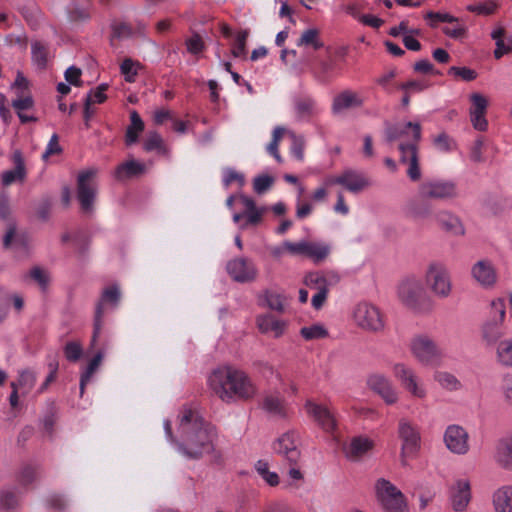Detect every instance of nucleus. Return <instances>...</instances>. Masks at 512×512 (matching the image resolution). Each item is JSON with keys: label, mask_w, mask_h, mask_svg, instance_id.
Masks as SVG:
<instances>
[{"label": "nucleus", "mask_w": 512, "mask_h": 512, "mask_svg": "<svg viewBox=\"0 0 512 512\" xmlns=\"http://www.w3.org/2000/svg\"><path fill=\"white\" fill-rule=\"evenodd\" d=\"M182 441L177 448L186 458L199 459L213 450L215 428L192 410H185L180 419Z\"/></svg>", "instance_id": "f257e3e1"}, {"label": "nucleus", "mask_w": 512, "mask_h": 512, "mask_svg": "<svg viewBox=\"0 0 512 512\" xmlns=\"http://www.w3.org/2000/svg\"><path fill=\"white\" fill-rule=\"evenodd\" d=\"M212 391L224 402L253 398L256 389L250 378L242 370L231 366L215 369L209 377Z\"/></svg>", "instance_id": "f03ea898"}, {"label": "nucleus", "mask_w": 512, "mask_h": 512, "mask_svg": "<svg viewBox=\"0 0 512 512\" xmlns=\"http://www.w3.org/2000/svg\"><path fill=\"white\" fill-rule=\"evenodd\" d=\"M413 130L412 141L408 143L401 142L398 145L400 153L399 162L407 166L406 174L412 182H417L422 177L420 168V155L418 143L421 140V125L419 123L407 122L404 127L400 125H393L388 122L385 123V141L390 144L406 133V129Z\"/></svg>", "instance_id": "7ed1b4c3"}, {"label": "nucleus", "mask_w": 512, "mask_h": 512, "mask_svg": "<svg viewBox=\"0 0 512 512\" xmlns=\"http://www.w3.org/2000/svg\"><path fill=\"white\" fill-rule=\"evenodd\" d=\"M424 280L429 290L440 299L448 298L452 293V280L445 264L433 261L425 270Z\"/></svg>", "instance_id": "20e7f679"}, {"label": "nucleus", "mask_w": 512, "mask_h": 512, "mask_svg": "<svg viewBox=\"0 0 512 512\" xmlns=\"http://www.w3.org/2000/svg\"><path fill=\"white\" fill-rule=\"evenodd\" d=\"M375 493L385 512H408L403 493L390 481L378 479L375 483Z\"/></svg>", "instance_id": "39448f33"}, {"label": "nucleus", "mask_w": 512, "mask_h": 512, "mask_svg": "<svg viewBox=\"0 0 512 512\" xmlns=\"http://www.w3.org/2000/svg\"><path fill=\"white\" fill-rule=\"evenodd\" d=\"M410 351L415 359L426 366L439 365L443 352L437 343L427 335H417L410 343Z\"/></svg>", "instance_id": "423d86ee"}, {"label": "nucleus", "mask_w": 512, "mask_h": 512, "mask_svg": "<svg viewBox=\"0 0 512 512\" xmlns=\"http://www.w3.org/2000/svg\"><path fill=\"white\" fill-rule=\"evenodd\" d=\"M418 195L423 199L450 201L458 196V190L451 180L429 179L418 186Z\"/></svg>", "instance_id": "0eeeda50"}, {"label": "nucleus", "mask_w": 512, "mask_h": 512, "mask_svg": "<svg viewBox=\"0 0 512 512\" xmlns=\"http://www.w3.org/2000/svg\"><path fill=\"white\" fill-rule=\"evenodd\" d=\"M96 174L97 170L90 168L81 171L77 177V199L84 213H91L94 209L97 194Z\"/></svg>", "instance_id": "6e6552de"}, {"label": "nucleus", "mask_w": 512, "mask_h": 512, "mask_svg": "<svg viewBox=\"0 0 512 512\" xmlns=\"http://www.w3.org/2000/svg\"><path fill=\"white\" fill-rule=\"evenodd\" d=\"M353 317L357 326L365 331L377 333L384 329V320L380 310L370 303L357 304Z\"/></svg>", "instance_id": "1a4fd4ad"}, {"label": "nucleus", "mask_w": 512, "mask_h": 512, "mask_svg": "<svg viewBox=\"0 0 512 512\" xmlns=\"http://www.w3.org/2000/svg\"><path fill=\"white\" fill-rule=\"evenodd\" d=\"M398 435L402 440L401 463L407 465V458L416 455L420 448V434L415 425L405 418L399 420Z\"/></svg>", "instance_id": "9d476101"}, {"label": "nucleus", "mask_w": 512, "mask_h": 512, "mask_svg": "<svg viewBox=\"0 0 512 512\" xmlns=\"http://www.w3.org/2000/svg\"><path fill=\"white\" fill-rule=\"evenodd\" d=\"M398 297L405 306L411 309L419 308L426 297L422 281L415 276L403 279L398 286Z\"/></svg>", "instance_id": "9b49d317"}, {"label": "nucleus", "mask_w": 512, "mask_h": 512, "mask_svg": "<svg viewBox=\"0 0 512 512\" xmlns=\"http://www.w3.org/2000/svg\"><path fill=\"white\" fill-rule=\"evenodd\" d=\"M299 446V435L295 431H288L275 440L273 450L288 465H297L301 458Z\"/></svg>", "instance_id": "f8f14e48"}, {"label": "nucleus", "mask_w": 512, "mask_h": 512, "mask_svg": "<svg viewBox=\"0 0 512 512\" xmlns=\"http://www.w3.org/2000/svg\"><path fill=\"white\" fill-rule=\"evenodd\" d=\"M394 377L401 386L413 397L423 399L427 392L416 372L404 363H396L392 368Z\"/></svg>", "instance_id": "ddd939ff"}, {"label": "nucleus", "mask_w": 512, "mask_h": 512, "mask_svg": "<svg viewBox=\"0 0 512 512\" xmlns=\"http://www.w3.org/2000/svg\"><path fill=\"white\" fill-rule=\"evenodd\" d=\"M367 387L377 394L387 405H393L399 400V392L392 381L382 373H372L366 379Z\"/></svg>", "instance_id": "4468645a"}, {"label": "nucleus", "mask_w": 512, "mask_h": 512, "mask_svg": "<svg viewBox=\"0 0 512 512\" xmlns=\"http://www.w3.org/2000/svg\"><path fill=\"white\" fill-rule=\"evenodd\" d=\"M226 271L231 279L238 283L253 282L258 275L254 262L246 257H237L228 261Z\"/></svg>", "instance_id": "2eb2a0df"}, {"label": "nucleus", "mask_w": 512, "mask_h": 512, "mask_svg": "<svg viewBox=\"0 0 512 512\" xmlns=\"http://www.w3.org/2000/svg\"><path fill=\"white\" fill-rule=\"evenodd\" d=\"M327 184L341 185L349 192L357 194L368 188L371 182L363 172L347 169L340 175L328 179Z\"/></svg>", "instance_id": "dca6fc26"}, {"label": "nucleus", "mask_w": 512, "mask_h": 512, "mask_svg": "<svg viewBox=\"0 0 512 512\" xmlns=\"http://www.w3.org/2000/svg\"><path fill=\"white\" fill-rule=\"evenodd\" d=\"M120 296L121 293L117 285L110 286L103 290L101 298L96 305L91 346H93L96 343L97 338L99 337L101 332L102 318L104 314V304L110 303L113 307H116L119 303Z\"/></svg>", "instance_id": "f3484780"}, {"label": "nucleus", "mask_w": 512, "mask_h": 512, "mask_svg": "<svg viewBox=\"0 0 512 512\" xmlns=\"http://www.w3.org/2000/svg\"><path fill=\"white\" fill-rule=\"evenodd\" d=\"M472 279L484 289H492L498 281L496 268L491 260L481 259L471 267Z\"/></svg>", "instance_id": "a211bd4d"}, {"label": "nucleus", "mask_w": 512, "mask_h": 512, "mask_svg": "<svg viewBox=\"0 0 512 512\" xmlns=\"http://www.w3.org/2000/svg\"><path fill=\"white\" fill-rule=\"evenodd\" d=\"M469 435L459 425H449L444 433V443L447 449L457 455H465L469 451Z\"/></svg>", "instance_id": "6ab92c4d"}, {"label": "nucleus", "mask_w": 512, "mask_h": 512, "mask_svg": "<svg viewBox=\"0 0 512 512\" xmlns=\"http://www.w3.org/2000/svg\"><path fill=\"white\" fill-rule=\"evenodd\" d=\"M363 104L364 99L359 93L346 89L334 96L331 111L333 115H340L346 110L361 108Z\"/></svg>", "instance_id": "aec40b11"}, {"label": "nucleus", "mask_w": 512, "mask_h": 512, "mask_svg": "<svg viewBox=\"0 0 512 512\" xmlns=\"http://www.w3.org/2000/svg\"><path fill=\"white\" fill-rule=\"evenodd\" d=\"M374 447V443L367 437H353L348 444L343 447V452L347 459L351 461H360Z\"/></svg>", "instance_id": "412c9836"}, {"label": "nucleus", "mask_w": 512, "mask_h": 512, "mask_svg": "<svg viewBox=\"0 0 512 512\" xmlns=\"http://www.w3.org/2000/svg\"><path fill=\"white\" fill-rule=\"evenodd\" d=\"M450 499L455 511H464L471 500L470 483L467 480H457L450 489Z\"/></svg>", "instance_id": "4be33fe9"}, {"label": "nucleus", "mask_w": 512, "mask_h": 512, "mask_svg": "<svg viewBox=\"0 0 512 512\" xmlns=\"http://www.w3.org/2000/svg\"><path fill=\"white\" fill-rule=\"evenodd\" d=\"M504 320L501 318H491L483 323L481 327V336L487 346L498 344L506 335Z\"/></svg>", "instance_id": "5701e85b"}, {"label": "nucleus", "mask_w": 512, "mask_h": 512, "mask_svg": "<svg viewBox=\"0 0 512 512\" xmlns=\"http://www.w3.org/2000/svg\"><path fill=\"white\" fill-rule=\"evenodd\" d=\"M438 225L450 235L463 236L465 227L458 216L447 210H440L435 215Z\"/></svg>", "instance_id": "b1692460"}, {"label": "nucleus", "mask_w": 512, "mask_h": 512, "mask_svg": "<svg viewBox=\"0 0 512 512\" xmlns=\"http://www.w3.org/2000/svg\"><path fill=\"white\" fill-rule=\"evenodd\" d=\"M307 413L314 418V420L326 431L333 430L336 426V421L330 410L322 405H318L312 401H307L305 404Z\"/></svg>", "instance_id": "393cba45"}, {"label": "nucleus", "mask_w": 512, "mask_h": 512, "mask_svg": "<svg viewBox=\"0 0 512 512\" xmlns=\"http://www.w3.org/2000/svg\"><path fill=\"white\" fill-rule=\"evenodd\" d=\"M14 169L6 170L1 175V182L4 186H9L16 181H24L26 177V168L24 158L20 150H15L12 154Z\"/></svg>", "instance_id": "a878e982"}, {"label": "nucleus", "mask_w": 512, "mask_h": 512, "mask_svg": "<svg viewBox=\"0 0 512 512\" xmlns=\"http://www.w3.org/2000/svg\"><path fill=\"white\" fill-rule=\"evenodd\" d=\"M429 199L419 197L411 198L405 204V212L414 219H426L432 214V206Z\"/></svg>", "instance_id": "bb28decb"}, {"label": "nucleus", "mask_w": 512, "mask_h": 512, "mask_svg": "<svg viewBox=\"0 0 512 512\" xmlns=\"http://www.w3.org/2000/svg\"><path fill=\"white\" fill-rule=\"evenodd\" d=\"M20 492L16 487H5L0 490V510L17 512L20 509Z\"/></svg>", "instance_id": "cd10ccee"}, {"label": "nucleus", "mask_w": 512, "mask_h": 512, "mask_svg": "<svg viewBox=\"0 0 512 512\" xmlns=\"http://www.w3.org/2000/svg\"><path fill=\"white\" fill-rule=\"evenodd\" d=\"M495 512H512V486L498 488L492 496Z\"/></svg>", "instance_id": "c85d7f7f"}, {"label": "nucleus", "mask_w": 512, "mask_h": 512, "mask_svg": "<svg viewBox=\"0 0 512 512\" xmlns=\"http://www.w3.org/2000/svg\"><path fill=\"white\" fill-rule=\"evenodd\" d=\"M50 56V48L48 43L34 40L31 43V59L32 63L39 69L44 70L47 67Z\"/></svg>", "instance_id": "c756f323"}, {"label": "nucleus", "mask_w": 512, "mask_h": 512, "mask_svg": "<svg viewBox=\"0 0 512 512\" xmlns=\"http://www.w3.org/2000/svg\"><path fill=\"white\" fill-rule=\"evenodd\" d=\"M146 171L143 163L135 160H129L119 165L115 170V177L118 180L139 176Z\"/></svg>", "instance_id": "7c9ffc66"}, {"label": "nucleus", "mask_w": 512, "mask_h": 512, "mask_svg": "<svg viewBox=\"0 0 512 512\" xmlns=\"http://www.w3.org/2000/svg\"><path fill=\"white\" fill-rule=\"evenodd\" d=\"M257 325L261 332H273L275 337H279L285 327L283 321H279L269 314L259 316L257 318Z\"/></svg>", "instance_id": "2f4dec72"}, {"label": "nucleus", "mask_w": 512, "mask_h": 512, "mask_svg": "<svg viewBox=\"0 0 512 512\" xmlns=\"http://www.w3.org/2000/svg\"><path fill=\"white\" fill-rule=\"evenodd\" d=\"M496 461L505 469H512V438H505L497 445Z\"/></svg>", "instance_id": "473e14b6"}, {"label": "nucleus", "mask_w": 512, "mask_h": 512, "mask_svg": "<svg viewBox=\"0 0 512 512\" xmlns=\"http://www.w3.org/2000/svg\"><path fill=\"white\" fill-rule=\"evenodd\" d=\"M131 124L126 129L125 143L130 146L138 141L139 134L144 130V122L136 111L130 114Z\"/></svg>", "instance_id": "72a5a7b5"}, {"label": "nucleus", "mask_w": 512, "mask_h": 512, "mask_svg": "<svg viewBox=\"0 0 512 512\" xmlns=\"http://www.w3.org/2000/svg\"><path fill=\"white\" fill-rule=\"evenodd\" d=\"M143 148L147 152L156 150L161 155L169 154V150L166 147L162 136L156 131H151L147 134L143 143Z\"/></svg>", "instance_id": "f704fd0d"}, {"label": "nucleus", "mask_w": 512, "mask_h": 512, "mask_svg": "<svg viewBox=\"0 0 512 512\" xmlns=\"http://www.w3.org/2000/svg\"><path fill=\"white\" fill-rule=\"evenodd\" d=\"M496 360L506 367H512V338L501 340L496 346Z\"/></svg>", "instance_id": "c9c22d12"}, {"label": "nucleus", "mask_w": 512, "mask_h": 512, "mask_svg": "<svg viewBox=\"0 0 512 512\" xmlns=\"http://www.w3.org/2000/svg\"><path fill=\"white\" fill-rule=\"evenodd\" d=\"M263 409L275 417H285L286 415L284 400L278 396H266L263 401Z\"/></svg>", "instance_id": "e433bc0d"}, {"label": "nucleus", "mask_w": 512, "mask_h": 512, "mask_svg": "<svg viewBox=\"0 0 512 512\" xmlns=\"http://www.w3.org/2000/svg\"><path fill=\"white\" fill-rule=\"evenodd\" d=\"M104 357V353L102 351H98L95 356L88 363L85 371L81 374L80 378V394L81 396L84 393L86 384L90 381L95 371L99 368L102 359Z\"/></svg>", "instance_id": "4c0bfd02"}, {"label": "nucleus", "mask_w": 512, "mask_h": 512, "mask_svg": "<svg viewBox=\"0 0 512 512\" xmlns=\"http://www.w3.org/2000/svg\"><path fill=\"white\" fill-rule=\"evenodd\" d=\"M434 380L443 388L449 391H456L461 388L460 381L451 373L446 371H437L434 374Z\"/></svg>", "instance_id": "58836bf2"}, {"label": "nucleus", "mask_w": 512, "mask_h": 512, "mask_svg": "<svg viewBox=\"0 0 512 512\" xmlns=\"http://www.w3.org/2000/svg\"><path fill=\"white\" fill-rule=\"evenodd\" d=\"M297 46H311L315 50L323 47V42L319 38V30L310 28L305 30L297 41Z\"/></svg>", "instance_id": "ea45409f"}, {"label": "nucleus", "mask_w": 512, "mask_h": 512, "mask_svg": "<svg viewBox=\"0 0 512 512\" xmlns=\"http://www.w3.org/2000/svg\"><path fill=\"white\" fill-rule=\"evenodd\" d=\"M294 106L299 118L310 117L314 114L315 100L311 97H300L295 100Z\"/></svg>", "instance_id": "a19ab883"}, {"label": "nucleus", "mask_w": 512, "mask_h": 512, "mask_svg": "<svg viewBox=\"0 0 512 512\" xmlns=\"http://www.w3.org/2000/svg\"><path fill=\"white\" fill-rule=\"evenodd\" d=\"M330 253V247L326 244H318L308 242L306 256L311 258L315 263L323 261Z\"/></svg>", "instance_id": "79ce46f5"}, {"label": "nucleus", "mask_w": 512, "mask_h": 512, "mask_svg": "<svg viewBox=\"0 0 512 512\" xmlns=\"http://www.w3.org/2000/svg\"><path fill=\"white\" fill-rule=\"evenodd\" d=\"M301 336L306 340L322 339L328 336V331L321 324H314L303 327L300 330Z\"/></svg>", "instance_id": "37998d69"}, {"label": "nucleus", "mask_w": 512, "mask_h": 512, "mask_svg": "<svg viewBox=\"0 0 512 512\" xmlns=\"http://www.w3.org/2000/svg\"><path fill=\"white\" fill-rule=\"evenodd\" d=\"M19 386L22 395L28 394L35 385L36 375L33 371L26 369L20 372Z\"/></svg>", "instance_id": "c03bdc74"}, {"label": "nucleus", "mask_w": 512, "mask_h": 512, "mask_svg": "<svg viewBox=\"0 0 512 512\" xmlns=\"http://www.w3.org/2000/svg\"><path fill=\"white\" fill-rule=\"evenodd\" d=\"M274 182L275 178L273 176L261 174L254 178L253 189L257 194H264L273 186Z\"/></svg>", "instance_id": "a18cd8bd"}, {"label": "nucleus", "mask_w": 512, "mask_h": 512, "mask_svg": "<svg viewBox=\"0 0 512 512\" xmlns=\"http://www.w3.org/2000/svg\"><path fill=\"white\" fill-rule=\"evenodd\" d=\"M470 101L472 106L470 108L469 114H486V110L488 107V100L481 93H472L470 95Z\"/></svg>", "instance_id": "49530a36"}, {"label": "nucleus", "mask_w": 512, "mask_h": 512, "mask_svg": "<svg viewBox=\"0 0 512 512\" xmlns=\"http://www.w3.org/2000/svg\"><path fill=\"white\" fill-rule=\"evenodd\" d=\"M291 139V152L296 159L302 161L304 159L305 139L302 135H296L292 131L287 132Z\"/></svg>", "instance_id": "de8ad7c7"}, {"label": "nucleus", "mask_w": 512, "mask_h": 512, "mask_svg": "<svg viewBox=\"0 0 512 512\" xmlns=\"http://www.w3.org/2000/svg\"><path fill=\"white\" fill-rule=\"evenodd\" d=\"M497 4L492 0L474 3L467 6V10L479 15H491L495 12Z\"/></svg>", "instance_id": "09e8293b"}, {"label": "nucleus", "mask_w": 512, "mask_h": 512, "mask_svg": "<svg viewBox=\"0 0 512 512\" xmlns=\"http://www.w3.org/2000/svg\"><path fill=\"white\" fill-rule=\"evenodd\" d=\"M264 299H265L266 305L271 310H275L280 313H282L284 311V303H283L284 297L281 294L271 292V291H265Z\"/></svg>", "instance_id": "8fccbe9b"}, {"label": "nucleus", "mask_w": 512, "mask_h": 512, "mask_svg": "<svg viewBox=\"0 0 512 512\" xmlns=\"http://www.w3.org/2000/svg\"><path fill=\"white\" fill-rule=\"evenodd\" d=\"M12 107L16 110L17 115L23 113L24 110H30L34 106V100L31 95L17 93V98L12 101Z\"/></svg>", "instance_id": "3c124183"}, {"label": "nucleus", "mask_w": 512, "mask_h": 512, "mask_svg": "<svg viewBox=\"0 0 512 512\" xmlns=\"http://www.w3.org/2000/svg\"><path fill=\"white\" fill-rule=\"evenodd\" d=\"M83 354L82 345L76 341L67 342L64 346V355L68 361L76 362Z\"/></svg>", "instance_id": "603ef678"}, {"label": "nucleus", "mask_w": 512, "mask_h": 512, "mask_svg": "<svg viewBox=\"0 0 512 512\" xmlns=\"http://www.w3.org/2000/svg\"><path fill=\"white\" fill-rule=\"evenodd\" d=\"M138 63L134 62L131 58H126L120 65L121 73L124 75L127 82H133L137 75Z\"/></svg>", "instance_id": "864d4df0"}, {"label": "nucleus", "mask_w": 512, "mask_h": 512, "mask_svg": "<svg viewBox=\"0 0 512 512\" xmlns=\"http://www.w3.org/2000/svg\"><path fill=\"white\" fill-rule=\"evenodd\" d=\"M249 36L248 30H243L238 33L236 40H235V46L232 49V55L234 57H241L246 54V41Z\"/></svg>", "instance_id": "5fc2aeb1"}, {"label": "nucleus", "mask_w": 512, "mask_h": 512, "mask_svg": "<svg viewBox=\"0 0 512 512\" xmlns=\"http://www.w3.org/2000/svg\"><path fill=\"white\" fill-rule=\"evenodd\" d=\"M133 34L132 28L126 23L115 24L112 28L111 42L115 39L124 40L130 38Z\"/></svg>", "instance_id": "6e6d98bb"}, {"label": "nucleus", "mask_w": 512, "mask_h": 512, "mask_svg": "<svg viewBox=\"0 0 512 512\" xmlns=\"http://www.w3.org/2000/svg\"><path fill=\"white\" fill-rule=\"evenodd\" d=\"M448 74L456 76V77H460L461 79H463L465 81H473L477 77V72L468 67L452 66L449 68Z\"/></svg>", "instance_id": "4d7b16f0"}, {"label": "nucleus", "mask_w": 512, "mask_h": 512, "mask_svg": "<svg viewBox=\"0 0 512 512\" xmlns=\"http://www.w3.org/2000/svg\"><path fill=\"white\" fill-rule=\"evenodd\" d=\"M10 304V292L4 288H0V323L7 318Z\"/></svg>", "instance_id": "13d9d810"}, {"label": "nucleus", "mask_w": 512, "mask_h": 512, "mask_svg": "<svg viewBox=\"0 0 512 512\" xmlns=\"http://www.w3.org/2000/svg\"><path fill=\"white\" fill-rule=\"evenodd\" d=\"M185 44L187 51L191 54H199L204 49V42L201 36L197 33H194L190 38H188Z\"/></svg>", "instance_id": "bf43d9fd"}, {"label": "nucleus", "mask_w": 512, "mask_h": 512, "mask_svg": "<svg viewBox=\"0 0 512 512\" xmlns=\"http://www.w3.org/2000/svg\"><path fill=\"white\" fill-rule=\"evenodd\" d=\"M433 144L438 150L447 152L452 149L454 141L448 134L442 132L433 139Z\"/></svg>", "instance_id": "052dcab7"}, {"label": "nucleus", "mask_w": 512, "mask_h": 512, "mask_svg": "<svg viewBox=\"0 0 512 512\" xmlns=\"http://www.w3.org/2000/svg\"><path fill=\"white\" fill-rule=\"evenodd\" d=\"M305 285L320 290L321 287H328L327 280L319 273H308L304 278Z\"/></svg>", "instance_id": "680f3d73"}, {"label": "nucleus", "mask_w": 512, "mask_h": 512, "mask_svg": "<svg viewBox=\"0 0 512 512\" xmlns=\"http://www.w3.org/2000/svg\"><path fill=\"white\" fill-rule=\"evenodd\" d=\"M62 148L59 145V138L57 134H53L47 144L46 150L42 155L43 160H47L50 156L60 154Z\"/></svg>", "instance_id": "e2e57ef3"}, {"label": "nucleus", "mask_w": 512, "mask_h": 512, "mask_svg": "<svg viewBox=\"0 0 512 512\" xmlns=\"http://www.w3.org/2000/svg\"><path fill=\"white\" fill-rule=\"evenodd\" d=\"M81 74L82 71L76 66H70L64 73L65 80L74 86H81Z\"/></svg>", "instance_id": "0e129e2a"}, {"label": "nucleus", "mask_w": 512, "mask_h": 512, "mask_svg": "<svg viewBox=\"0 0 512 512\" xmlns=\"http://www.w3.org/2000/svg\"><path fill=\"white\" fill-rule=\"evenodd\" d=\"M51 207H52L51 199L49 197L43 198L39 202L37 209H36V214H37L38 218L41 219L42 221H47L50 216Z\"/></svg>", "instance_id": "69168bd1"}, {"label": "nucleus", "mask_w": 512, "mask_h": 512, "mask_svg": "<svg viewBox=\"0 0 512 512\" xmlns=\"http://www.w3.org/2000/svg\"><path fill=\"white\" fill-rule=\"evenodd\" d=\"M307 241H300L297 243H292L289 241H285L283 243V247L287 252H289L292 255H305L306 256V250H307Z\"/></svg>", "instance_id": "338daca9"}, {"label": "nucleus", "mask_w": 512, "mask_h": 512, "mask_svg": "<svg viewBox=\"0 0 512 512\" xmlns=\"http://www.w3.org/2000/svg\"><path fill=\"white\" fill-rule=\"evenodd\" d=\"M340 9L347 14L351 15L354 18L359 20L360 15V1L359 0H350L348 2H343L340 5Z\"/></svg>", "instance_id": "774afa93"}]
</instances>
